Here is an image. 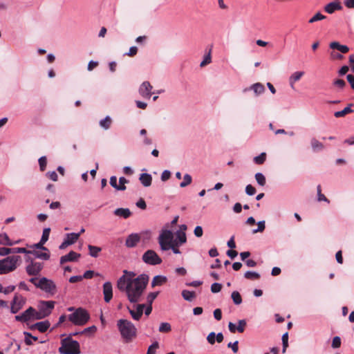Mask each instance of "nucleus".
Segmentation results:
<instances>
[{
  "label": "nucleus",
  "mask_w": 354,
  "mask_h": 354,
  "mask_svg": "<svg viewBox=\"0 0 354 354\" xmlns=\"http://www.w3.org/2000/svg\"><path fill=\"white\" fill-rule=\"evenodd\" d=\"M37 288L51 295H54L57 292V286L54 281L46 277H41L39 279V283L37 285Z\"/></svg>",
  "instance_id": "nucleus-8"
},
{
  "label": "nucleus",
  "mask_w": 354,
  "mask_h": 354,
  "mask_svg": "<svg viewBox=\"0 0 354 354\" xmlns=\"http://www.w3.org/2000/svg\"><path fill=\"white\" fill-rule=\"evenodd\" d=\"M26 271L29 276L39 275L44 268V263L36 261L30 255L26 256Z\"/></svg>",
  "instance_id": "nucleus-6"
},
{
  "label": "nucleus",
  "mask_w": 354,
  "mask_h": 354,
  "mask_svg": "<svg viewBox=\"0 0 354 354\" xmlns=\"http://www.w3.org/2000/svg\"><path fill=\"white\" fill-rule=\"evenodd\" d=\"M239 325L236 327L237 331L239 333H243L245 330V328L246 326V322L244 319H241L239 321Z\"/></svg>",
  "instance_id": "nucleus-53"
},
{
  "label": "nucleus",
  "mask_w": 354,
  "mask_h": 354,
  "mask_svg": "<svg viewBox=\"0 0 354 354\" xmlns=\"http://www.w3.org/2000/svg\"><path fill=\"white\" fill-rule=\"evenodd\" d=\"M139 180L143 186L149 187L151 185L152 177L149 174L143 173L140 175Z\"/></svg>",
  "instance_id": "nucleus-23"
},
{
  "label": "nucleus",
  "mask_w": 354,
  "mask_h": 354,
  "mask_svg": "<svg viewBox=\"0 0 354 354\" xmlns=\"http://www.w3.org/2000/svg\"><path fill=\"white\" fill-rule=\"evenodd\" d=\"M21 261L20 256L13 255L0 260V274H4L15 270Z\"/></svg>",
  "instance_id": "nucleus-3"
},
{
  "label": "nucleus",
  "mask_w": 354,
  "mask_h": 354,
  "mask_svg": "<svg viewBox=\"0 0 354 354\" xmlns=\"http://www.w3.org/2000/svg\"><path fill=\"white\" fill-rule=\"evenodd\" d=\"M38 161L41 171H44L46 169L47 164V160L46 156H42L39 158Z\"/></svg>",
  "instance_id": "nucleus-50"
},
{
  "label": "nucleus",
  "mask_w": 354,
  "mask_h": 354,
  "mask_svg": "<svg viewBox=\"0 0 354 354\" xmlns=\"http://www.w3.org/2000/svg\"><path fill=\"white\" fill-rule=\"evenodd\" d=\"M88 248L89 250V254L95 258L99 256V253L102 251L101 248L92 245H88Z\"/></svg>",
  "instance_id": "nucleus-30"
},
{
  "label": "nucleus",
  "mask_w": 354,
  "mask_h": 354,
  "mask_svg": "<svg viewBox=\"0 0 354 354\" xmlns=\"http://www.w3.org/2000/svg\"><path fill=\"white\" fill-rule=\"evenodd\" d=\"M80 257V254L71 251L68 254L62 256L60 258V264L62 265L68 261H76Z\"/></svg>",
  "instance_id": "nucleus-17"
},
{
  "label": "nucleus",
  "mask_w": 354,
  "mask_h": 354,
  "mask_svg": "<svg viewBox=\"0 0 354 354\" xmlns=\"http://www.w3.org/2000/svg\"><path fill=\"white\" fill-rule=\"evenodd\" d=\"M50 232V228L48 227V228L44 229L42 236L41 238L42 243H46L48 240Z\"/></svg>",
  "instance_id": "nucleus-47"
},
{
  "label": "nucleus",
  "mask_w": 354,
  "mask_h": 354,
  "mask_svg": "<svg viewBox=\"0 0 354 354\" xmlns=\"http://www.w3.org/2000/svg\"><path fill=\"white\" fill-rule=\"evenodd\" d=\"M10 254H12V248H0V255L1 256H6Z\"/></svg>",
  "instance_id": "nucleus-59"
},
{
  "label": "nucleus",
  "mask_w": 354,
  "mask_h": 354,
  "mask_svg": "<svg viewBox=\"0 0 354 354\" xmlns=\"http://www.w3.org/2000/svg\"><path fill=\"white\" fill-rule=\"evenodd\" d=\"M35 309L32 307H29L26 310H25L23 313V317L24 320L26 322L29 321L35 315Z\"/></svg>",
  "instance_id": "nucleus-29"
},
{
  "label": "nucleus",
  "mask_w": 354,
  "mask_h": 354,
  "mask_svg": "<svg viewBox=\"0 0 354 354\" xmlns=\"http://www.w3.org/2000/svg\"><path fill=\"white\" fill-rule=\"evenodd\" d=\"M29 252V250L25 248H12V254L25 253L28 254Z\"/></svg>",
  "instance_id": "nucleus-52"
},
{
  "label": "nucleus",
  "mask_w": 354,
  "mask_h": 354,
  "mask_svg": "<svg viewBox=\"0 0 354 354\" xmlns=\"http://www.w3.org/2000/svg\"><path fill=\"white\" fill-rule=\"evenodd\" d=\"M149 279L147 274H142L136 276L135 272L124 270L123 275L117 281V288L126 294L131 303L136 304L140 301Z\"/></svg>",
  "instance_id": "nucleus-1"
},
{
  "label": "nucleus",
  "mask_w": 354,
  "mask_h": 354,
  "mask_svg": "<svg viewBox=\"0 0 354 354\" xmlns=\"http://www.w3.org/2000/svg\"><path fill=\"white\" fill-rule=\"evenodd\" d=\"M142 261L149 265L156 266L162 263L161 258L152 250H147L142 257Z\"/></svg>",
  "instance_id": "nucleus-9"
},
{
  "label": "nucleus",
  "mask_w": 354,
  "mask_h": 354,
  "mask_svg": "<svg viewBox=\"0 0 354 354\" xmlns=\"http://www.w3.org/2000/svg\"><path fill=\"white\" fill-rule=\"evenodd\" d=\"M68 320L76 326L85 325L90 319V315L87 310L82 308H76V310L68 317Z\"/></svg>",
  "instance_id": "nucleus-5"
},
{
  "label": "nucleus",
  "mask_w": 354,
  "mask_h": 354,
  "mask_svg": "<svg viewBox=\"0 0 354 354\" xmlns=\"http://www.w3.org/2000/svg\"><path fill=\"white\" fill-rule=\"evenodd\" d=\"M266 153L265 152L261 153L259 156L254 158V162L257 165H262L266 160Z\"/></svg>",
  "instance_id": "nucleus-39"
},
{
  "label": "nucleus",
  "mask_w": 354,
  "mask_h": 354,
  "mask_svg": "<svg viewBox=\"0 0 354 354\" xmlns=\"http://www.w3.org/2000/svg\"><path fill=\"white\" fill-rule=\"evenodd\" d=\"M227 347L231 348L234 353H236L239 351V342L235 341L234 343L230 342L227 344Z\"/></svg>",
  "instance_id": "nucleus-54"
},
{
  "label": "nucleus",
  "mask_w": 354,
  "mask_h": 354,
  "mask_svg": "<svg viewBox=\"0 0 354 354\" xmlns=\"http://www.w3.org/2000/svg\"><path fill=\"white\" fill-rule=\"evenodd\" d=\"M112 123V120L109 116H106L104 119L100 120V125L104 129H108L110 128L111 124Z\"/></svg>",
  "instance_id": "nucleus-33"
},
{
  "label": "nucleus",
  "mask_w": 354,
  "mask_h": 354,
  "mask_svg": "<svg viewBox=\"0 0 354 354\" xmlns=\"http://www.w3.org/2000/svg\"><path fill=\"white\" fill-rule=\"evenodd\" d=\"M342 9V6L339 2H330L324 7V10L328 14H333L335 11Z\"/></svg>",
  "instance_id": "nucleus-19"
},
{
  "label": "nucleus",
  "mask_w": 354,
  "mask_h": 354,
  "mask_svg": "<svg viewBox=\"0 0 354 354\" xmlns=\"http://www.w3.org/2000/svg\"><path fill=\"white\" fill-rule=\"evenodd\" d=\"M103 294L105 302L109 303L113 298V287L111 282H105L103 285Z\"/></svg>",
  "instance_id": "nucleus-14"
},
{
  "label": "nucleus",
  "mask_w": 354,
  "mask_h": 354,
  "mask_svg": "<svg viewBox=\"0 0 354 354\" xmlns=\"http://www.w3.org/2000/svg\"><path fill=\"white\" fill-rule=\"evenodd\" d=\"M171 177V173L168 170H165L161 174V180L162 181H166Z\"/></svg>",
  "instance_id": "nucleus-62"
},
{
  "label": "nucleus",
  "mask_w": 354,
  "mask_h": 354,
  "mask_svg": "<svg viewBox=\"0 0 354 354\" xmlns=\"http://www.w3.org/2000/svg\"><path fill=\"white\" fill-rule=\"evenodd\" d=\"M182 296L184 299L191 301L196 297V294L193 291L184 290L182 292Z\"/></svg>",
  "instance_id": "nucleus-32"
},
{
  "label": "nucleus",
  "mask_w": 354,
  "mask_h": 354,
  "mask_svg": "<svg viewBox=\"0 0 354 354\" xmlns=\"http://www.w3.org/2000/svg\"><path fill=\"white\" fill-rule=\"evenodd\" d=\"M310 145L314 151H321L324 148V145L315 138L311 139Z\"/></svg>",
  "instance_id": "nucleus-28"
},
{
  "label": "nucleus",
  "mask_w": 354,
  "mask_h": 354,
  "mask_svg": "<svg viewBox=\"0 0 354 354\" xmlns=\"http://www.w3.org/2000/svg\"><path fill=\"white\" fill-rule=\"evenodd\" d=\"M152 88L153 86L151 85V84L149 82L145 81L140 85L139 88V93L144 98L149 99L152 94Z\"/></svg>",
  "instance_id": "nucleus-12"
},
{
  "label": "nucleus",
  "mask_w": 354,
  "mask_h": 354,
  "mask_svg": "<svg viewBox=\"0 0 354 354\" xmlns=\"http://www.w3.org/2000/svg\"><path fill=\"white\" fill-rule=\"evenodd\" d=\"M244 277L249 280H257L260 278V274L256 272L248 271L245 273Z\"/></svg>",
  "instance_id": "nucleus-36"
},
{
  "label": "nucleus",
  "mask_w": 354,
  "mask_h": 354,
  "mask_svg": "<svg viewBox=\"0 0 354 354\" xmlns=\"http://www.w3.org/2000/svg\"><path fill=\"white\" fill-rule=\"evenodd\" d=\"M129 180H127L124 177H120L119 178V184H118L117 190L118 191H124L126 189L125 184L128 183Z\"/></svg>",
  "instance_id": "nucleus-40"
},
{
  "label": "nucleus",
  "mask_w": 354,
  "mask_h": 354,
  "mask_svg": "<svg viewBox=\"0 0 354 354\" xmlns=\"http://www.w3.org/2000/svg\"><path fill=\"white\" fill-rule=\"evenodd\" d=\"M222 289V285L218 283H214L211 286V291L213 293L219 292Z\"/></svg>",
  "instance_id": "nucleus-51"
},
{
  "label": "nucleus",
  "mask_w": 354,
  "mask_h": 354,
  "mask_svg": "<svg viewBox=\"0 0 354 354\" xmlns=\"http://www.w3.org/2000/svg\"><path fill=\"white\" fill-rule=\"evenodd\" d=\"M255 179L259 185L264 186L266 185V178L263 174L257 173L255 174Z\"/></svg>",
  "instance_id": "nucleus-44"
},
{
  "label": "nucleus",
  "mask_w": 354,
  "mask_h": 354,
  "mask_svg": "<svg viewBox=\"0 0 354 354\" xmlns=\"http://www.w3.org/2000/svg\"><path fill=\"white\" fill-rule=\"evenodd\" d=\"M352 106H353V104H348V106L345 107L343 110L339 111H336L334 113L335 117H336V118L344 117L346 115H347L348 113H353L354 111L353 109H351Z\"/></svg>",
  "instance_id": "nucleus-26"
},
{
  "label": "nucleus",
  "mask_w": 354,
  "mask_h": 354,
  "mask_svg": "<svg viewBox=\"0 0 354 354\" xmlns=\"http://www.w3.org/2000/svg\"><path fill=\"white\" fill-rule=\"evenodd\" d=\"M207 340L209 344L213 345L216 342V334L214 332H211L207 337Z\"/></svg>",
  "instance_id": "nucleus-56"
},
{
  "label": "nucleus",
  "mask_w": 354,
  "mask_h": 354,
  "mask_svg": "<svg viewBox=\"0 0 354 354\" xmlns=\"http://www.w3.org/2000/svg\"><path fill=\"white\" fill-rule=\"evenodd\" d=\"M96 330H97L96 326H90V327H88V328H85L82 332H80V333L81 334H86V333H94L96 332Z\"/></svg>",
  "instance_id": "nucleus-61"
},
{
  "label": "nucleus",
  "mask_w": 354,
  "mask_h": 354,
  "mask_svg": "<svg viewBox=\"0 0 354 354\" xmlns=\"http://www.w3.org/2000/svg\"><path fill=\"white\" fill-rule=\"evenodd\" d=\"M212 62V57H211V50L209 51V53L205 56L203 60L201 62L200 66L204 67L206 65L210 64Z\"/></svg>",
  "instance_id": "nucleus-46"
},
{
  "label": "nucleus",
  "mask_w": 354,
  "mask_h": 354,
  "mask_svg": "<svg viewBox=\"0 0 354 354\" xmlns=\"http://www.w3.org/2000/svg\"><path fill=\"white\" fill-rule=\"evenodd\" d=\"M29 253H28V255H33L34 256V259H35L36 258H38V259H43V260H48L50 258V254L48 253V252H40V251H37V250H29Z\"/></svg>",
  "instance_id": "nucleus-21"
},
{
  "label": "nucleus",
  "mask_w": 354,
  "mask_h": 354,
  "mask_svg": "<svg viewBox=\"0 0 354 354\" xmlns=\"http://www.w3.org/2000/svg\"><path fill=\"white\" fill-rule=\"evenodd\" d=\"M79 237L80 234L70 233L66 234V239L65 240H67L69 244L72 245L77 241Z\"/></svg>",
  "instance_id": "nucleus-34"
},
{
  "label": "nucleus",
  "mask_w": 354,
  "mask_h": 354,
  "mask_svg": "<svg viewBox=\"0 0 354 354\" xmlns=\"http://www.w3.org/2000/svg\"><path fill=\"white\" fill-rule=\"evenodd\" d=\"M245 192L248 195L252 196L256 193V189L251 185H248L245 187Z\"/></svg>",
  "instance_id": "nucleus-58"
},
{
  "label": "nucleus",
  "mask_w": 354,
  "mask_h": 354,
  "mask_svg": "<svg viewBox=\"0 0 354 354\" xmlns=\"http://www.w3.org/2000/svg\"><path fill=\"white\" fill-rule=\"evenodd\" d=\"M117 326L126 343L131 342L136 337L137 329L131 322L121 319L118 321Z\"/></svg>",
  "instance_id": "nucleus-2"
},
{
  "label": "nucleus",
  "mask_w": 354,
  "mask_h": 354,
  "mask_svg": "<svg viewBox=\"0 0 354 354\" xmlns=\"http://www.w3.org/2000/svg\"><path fill=\"white\" fill-rule=\"evenodd\" d=\"M252 90L256 95H259L263 93L266 91L265 86L261 83H255L251 85L248 88H245L243 89V92H247L248 91Z\"/></svg>",
  "instance_id": "nucleus-15"
},
{
  "label": "nucleus",
  "mask_w": 354,
  "mask_h": 354,
  "mask_svg": "<svg viewBox=\"0 0 354 354\" xmlns=\"http://www.w3.org/2000/svg\"><path fill=\"white\" fill-rule=\"evenodd\" d=\"M18 243H19V241L12 242L10 239V238L8 237L7 234H6V233L0 234V244L1 245L11 246V245H13L14 244Z\"/></svg>",
  "instance_id": "nucleus-25"
},
{
  "label": "nucleus",
  "mask_w": 354,
  "mask_h": 354,
  "mask_svg": "<svg viewBox=\"0 0 354 354\" xmlns=\"http://www.w3.org/2000/svg\"><path fill=\"white\" fill-rule=\"evenodd\" d=\"M258 228L253 230V233L262 232L265 230V221H259L257 223Z\"/></svg>",
  "instance_id": "nucleus-57"
},
{
  "label": "nucleus",
  "mask_w": 354,
  "mask_h": 354,
  "mask_svg": "<svg viewBox=\"0 0 354 354\" xmlns=\"http://www.w3.org/2000/svg\"><path fill=\"white\" fill-rule=\"evenodd\" d=\"M304 75V71H296L293 73L289 77V84L292 88H295V84L296 82L300 80V79Z\"/></svg>",
  "instance_id": "nucleus-20"
},
{
  "label": "nucleus",
  "mask_w": 354,
  "mask_h": 354,
  "mask_svg": "<svg viewBox=\"0 0 354 354\" xmlns=\"http://www.w3.org/2000/svg\"><path fill=\"white\" fill-rule=\"evenodd\" d=\"M26 303V299L21 295H15L11 304V313L15 314L22 308Z\"/></svg>",
  "instance_id": "nucleus-11"
},
{
  "label": "nucleus",
  "mask_w": 354,
  "mask_h": 354,
  "mask_svg": "<svg viewBox=\"0 0 354 354\" xmlns=\"http://www.w3.org/2000/svg\"><path fill=\"white\" fill-rule=\"evenodd\" d=\"M192 176L189 174H186L183 176V180L180 183V187H185L188 186L189 185H190L192 183Z\"/></svg>",
  "instance_id": "nucleus-37"
},
{
  "label": "nucleus",
  "mask_w": 354,
  "mask_h": 354,
  "mask_svg": "<svg viewBox=\"0 0 354 354\" xmlns=\"http://www.w3.org/2000/svg\"><path fill=\"white\" fill-rule=\"evenodd\" d=\"M341 346V339L339 337L336 336L333 339L332 342V347L334 348H337Z\"/></svg>",
  "instance_id": "nucleus-55"
},
{
  "label": "nucleus",
  "mask_w": 354,
  "mask_h": 354,
  "mask_svg": "<svg viewBox=\"0 0 354 354\" xmlns=\"http://www.w3.org/2000/svg\"><path fill=\"white\" fill-rule=\"evenodd\" d=\"M55 301H43L39 306L40 311L45 315L46 317L48 316L52 310L54 308Z\"/></svg>",
  "instance_id": "nucleus-13"
},
{
  "label": "nucleus",
  "mask_w": 354,
  "mask_h": 354,
  "mask_svg": "<svg viewBox=\"0 0 354 354\" xmlns=\"http://www.w3.org/2000/svg\"><path fill=\"white\" fill-rule=\"evenodd\" d=\"M114 214L117 216L127 218L131 216V212L128 208H118L114 211Z\"/></svg>",
  "instance_id": "nucleus-22"
},
{
  "label": "nucleus",
  "mask_w": 354,
  "mask_h": 354,
  "mask_svg": "<svg viewBox=\"0 0 354 354\" xmlns=\"http://www.w3.org/2000/svg\"><path fill=\"white\" fill-rule=\"evenodd\" d=\"M194 235L199 238L201 237L203 234V230L201 226H196L194 230Z\"/></svg>",
  "instance_id": "nucleus-60"
},
{
  "label": "nucleus",
  "mask_w": 354,
  "mask_h": 354,
  "mask_svg": "<svg viewBox=\"0 0 354 354\" xmlns=\"http://www.w3.org/2000/svg\"><path fill=\"white\" fill-rule=\"evenodd\" d=\"M167 281V278L163 276L157 275L153 277L151 282V287L153 288L156 286H161Z\"/></svg>",
  "instance_id": "nucleus-27"
},
{
  "label": "nucleus",
  "mask_w": 354,
  "mask_h": 354,
  "mask_svg": "<svg viewBox=\"0 0 354 354\" xmlns=\"http://www.w3.org/2000/svg\"><path fill=\"white\" fill-rule=\"evenodd\" d=\"M346 79L351 84V88L354 90V75L349 74L346 76Z\"/></svg>",
  "instance_id": "nucleus-64"
},
{
  "label": "nucleus",
  "mask_w": 354,
  "mask_h": 354,
  "mask_svg": "<svg viewBox=\"0 0 354 354\" xmlns=\"http://www.w3.org/2000/svg\"><path fill=\"white\" fill-rule=\"evenodd\" d=\"M171 330L170 324L167 322H162L160 324L159 327V331L160 333H169Z\"/></svg>",
  "instance_id": "nucleus-43"
},
{
  "label": "nucleus",
  "mask_w": 354,
  "mask_h": 354,
  "mask_svg": "<svg viewBox=\"0 0 354 354\" xmlns=\"http://www.w3.org/2000/svg\"><path fill=\"white\" fill-rule=\"evenodd\" d=\"M174 234L171 230H162L158 238V241L162 251L169 250V246L173 241Z\"/></svg>",
  "instance_id": "nucleus-7"
},
{
  "label": "nucleus",
  "mask_w": 354,
  "mask_h": 354,
  "mask_svg": "<svg viewBox=\"0 0 354 354\" xmlns=\"http://www.w3.org/2000/svg\"><path fill=\"white\" fill-rule=\"evenodd\" d=\"M50 324L48 321L37 322L32 325L30 328L31 330L37 329L41 333H45L50 327Z\"/></svg>",
  "instance_id": "nucleus-18"
},
{
  "label": "nucleus",
  "mask_w": 354,
  "mask_h": 354,
  "mask_svg": "<svg viewBox=\"0 0 354 354\" xmlns=\"http://www.w3.org/2000/svg\"><path fill=\"white\" fill-rule=\"evenodd\" d=\"M344 6L349 9H354V0H344Z\"/></svg>",
  "instance_id": "nucleus-63"
},
{
  "label": "nucleus",
  "mask_w": 354,
  "mask_h": 354,
  "mask_svg": "<svg viewBox=\"0 0 354 354\" xmlns=\"http://www.w3.org/2000/svg\"><path fill=\"white\" fill-rule=\"evenodd\" d=\"M24 335L25 336L24 342H25L26 344L28 346H30V345L33 344L32 340H33L35 342L38 340V338L37 337L32 335L31 333H30L28 332H24Z\"/></svg>",
  "instance_id": "nucleus-31"
},
{
  "label": "nucleus",
  "mask_w": 354,
  "mask_h": 354,
  "mask_svg": "<svg viewBox=\"0 0 354 354\" xmlns=\"http://www.w3.org/2000/svg\"><path fill=\"white\" fill-rule=\"evenodd\" d=\"M159 344L158 342H155L148 348L147 354H156V350L158 348Z\"/></svg>",
  "instance_id": "nucleus-48"
},
{
  "label": "nucleus",
  "mask_w": 354,
  "mask_h": 354,
  "mask_svg": "<svg viewBox=\"0 0 354 354\" xmlns=\"http://www.w3.org/2000/svg\"><path fill=\"white\" fill-rule=\"evenodd\" d=\"M176 239L178 243L183 245L187 242L186 234L184 232H178L176 233Z\"/></svg>",
  "instance_id": "nucleus-38"
},
{
  "label": "nucleus",
  "mask_w": 354,
  "mask_h": 354,
  "mask_svg": "<svg viewBox=\"0 0 354 354\" xmlns=\"http://www.w3.org/2000/svg\"><path fill=\"white\" fill-rule=\"evenodd\" d=\"M288 333H286L282 336V344H283L282 352L283 353L286 352V348L288 346Z\"/></svg>",
  "instance_id": "nucleus-49"
},
{
  "label": "nucleus",
  "mask_w": 354,
  "mask_h": 354,
  "mask_svg": "<svg viewBox=\"0 0 354 354\" xmlns=\"http://www.w3.org/2000/svg\"><path fill=\"white\" fill-rule=\"evenodd\" d=\"M145 308V304H137L134 305L132 308L128 307L129 313H130L131 317L136 320L138 321L140 319L143 315V311Z\"/></svg>",
  "instance_id": "nucleus-10"
},
{
  "label": "nucleus",
  "mask_w": 354,
  "mask_h": 354,
  "mask_svg": "<svg viewBox=\"0 0 354 354\" xmlns=\"http://www.w3.org/2000/svg\"><path fill=\"white\" fill-rule=\"evenodd\" d=\"M59 352L61 354H80V344L71 337H68L62 339Z\"/></svg>",
  "instance_id": "nucleus-4"
},
{
  "label": "nucleus",
  "mask_w": 354,
  "mask_h": 354,
  "mask_svg": "<svg viewBox=\"0 0 354 354\" xmlns=\"http://www.w3.org/2000/svg\"><path fill=\"white\" fill-rule=\"evenodd\" d=\"M326 18V16L322 15L320 12H317L312 18H310L308 21L310 24L315 23L317 21H321L323 19H325Z\"/></svg>",
  "instance_id": "nucleus-42"
},
{
  "label": "nucleus",
  "mask_w": 354,
  "mask_h": 354,
  "mask_svg": "<svg viewBox=\"0 0 354 354\" xmlns=\"http://www.w3.org/2000/svg\"><path fill=\"white\" fill-rule=\"evenodd\" d=\"M140 241V236L138 234H131L127 236L125 245L127 248H133Z\"/></svg>",
  "instance_id": "nucleus-16"
},
{
  "label": "nucleus",
  "mask_w": 354,
  "mask_h": 354,
  "mask_svg": "<svg viewBox=\"0 0 354 354\" xmlns=\"http://www.w3.org/2000/svg\"><path fill=\"white\" fill-rule=\"evenodd\" d=\"M159 292H153L148 294L147 297V304L152 305L153 301L158 295Z\"/></svg>",
  "instance_id": "nucleus-45"
},
{
  "label": "nucleus",
  "mask_w": 354,
  "mask_h": 354,
  "mask_svg": "<svg viewBox=\"0 0 354 354\" xmlns=\"http://www.w3.org/2000/svg\"><path fill=\"white\" fill-rule=\"evenodd\" d=\"M317 200L318 201H325L328 203H330V201L322 193V187L321 185H319L317 187Z\"/></svg>",
  "instance_id": "nucleus-41"
},
{
  "label": "nucleus",
  "mask_w": 354,
  "mask_h": 354,
  "mask_svg": "<svg viewBox=\"0 0 354 354\" xmlns=\"http://www.w3.org/2000/svg\"><path fill=\"white\" fill-rule=\"evenodd\" d=\"M330 48L332 49H337L342 53H346L349 51V48L347 46L342 45L337 41L331 42L330 44Z\"/></svg>",
  "instance_id": "nucleus-24"
},
{
  "label": "nucleus",
  "mask_w": 354,
  "mask_h": 354,
  "mask_svg": "<svg viewBox=\"0 0 354 354\" xmlns=\"http://www.w3.org/2000/svg\"><path fill=\"white\" fill-rule=\"evenodd\" d=\"M231 297L233 300V302L236 305H239L242 303V297L238 291L232 292V293L231 295Z\"/></svg>",
  "instance_id": "nucleus-35"
}]
</instances>
